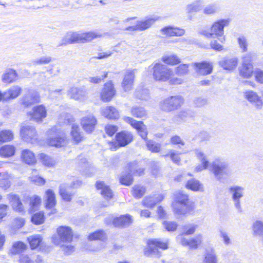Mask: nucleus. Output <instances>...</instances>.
Instances as JSON below:
<instances>
[{
  "label": "nucleus",
  "instance_id": "nucleus-59",
  "mask_svg": "<svg viewBox=\"0 0 263 263\" xmlns=\"http://www.w3.org/2000/svg\"><path fill=\"white\" fill-rule=\"evenodd\" d=\"M254 78L255 81L259 83L263 84V70L260 69L256 70L254 72Z\"/></svg>",
  "mask_w": 263,
  "mask_h": 263
},
{
  "label": "nucleus",
  "instance_id": "nucleus-32",
  "mask_svg": "<svg viewBox=\"0 0 263 263\" xmlns=\"http://www.w3.org/2000/svg\"><path fill=\"white\" fill-rule=\"evenodd\" d=\"M16 147L13 144H5L0 147V156L4 158H9L15 155Z\"/></svg>",
  "mask_w": 263,
  "mask_h": 263
},
{
  "label": "nucleus",
  "instance_id": "nucleus-6",
  "mask_svg": "<svg viewBox=\"0 0 263 263\" xmlns=\"http://www.w3.org/2000/svg\"><path fill=\"white\" fill-rule=\"evenodd\" d=\"M134 140V135L132 132L122 130L115 135L114 139L108 142L109 149L116 151L121 147H125Z\"/></svg>",
  "mask_w": 263,
  "mask_h": 263
},
{
  "label": "nucleus",
  "instance_id": "nucleus-3",
  "mask_svg": "<svg viewBox=\"0 0 263 263\" xmlns=\"http://www.w3.org/2000/svg\"><path fill=\"white\" fill-rule=\"evenodd\" d=\"M123 120L135 129L142 139L146 141V145L150 151L153 153H158L160 152V144L152 140H147L148 132L146 126L144 124L143 122L135 120L129 117H125Z\"/></svg>",
  "mask_w": 263,
  "mask_h": 263
},
{
  "label": "nucleus",
  "instance_id": "nucleus-31",
  "mask_svg": "<svg viewBox=\"0 0 263 263\" xmlns=\"http://www.w3.org/2000/svg\"><path fill=\"white\" fill-rule=\"evenodd\" d=\"M102 115L110 120H117L120 117L118 110L112 106L106 107L102 112Z\"/></svg>",
  "mask_w": 263,
  "mask_h": 263
},
{
  "label": "nucleus",
  "instance_id": "nucleus-43",
  "mask_svg": "<svg viewBox=\"0 0 263 263\" xmlns=\"http://www.w3.org/2000/svg\"><path fill=\"white\" fill-rule=\"evenodd\" d=\"M26 248L27 246L24 242L18 241L13 243L9 252L12 255H16L22 253Z\"/></svg>",
  "mask_w": 263,
  "mask_h": 263
},
{
  "label": "nucleus",
  "instance_id": "nucleus-7",
  "mask_svg": "<svg viewBox=\"0 0 263 263\" xmlns=\"http://www.w3.org/2000/svg\"><path fill=\"white\" fill-rule=\"evenodd\" d=\"M51 136L46 141V144L50 147L55 148L66 147L69 143V139L66 134L54 127L50 129Z\"/></svg>",
  "mask_w": 263,
  "mask_h": 263
},
{
  "label": "nucleus",
  "instance_id": "nucleus-34",
  "mask_svg": "<svg viewBox=\"0 0 263 263\" xmlns=\"http://www.w3.org/2000/svg\"><path fill=\"white\" fill-rule=\"evenodd\" d=\"M44 199L46 209H52L55 205V195L52 190L48 189L46 191Z\"/></svg>",
  "mask_w": 263,
  "mask_h": 263
},
{
  "label": "nucleus",
  "instance_id": "nucleus-28",
  "mask_svg": "<svg viewBox=\"0 0 263 263\" xmlns=\"http://www.w3.org/2000/svg\"><path fill=\"white\" fill-rule=\"evenodd\" d=\"M155 20L153 18H148L145 20L138 22L135 26H129L126 28V30L130 31H143L150 28Z\"/></svg>",
  "mask_w": 263,
  "mask_h": 263
},
{
  "label": "nucleus",
  "instance_id": "nucleus-8",
  "mask_svg": "<svg viewBox=\"0 0 263 263\" xmlns=\"http://www.w3.org/2000/svg\"><path fill=\"white\" fill-rule=\"evenodd\" d=\"M147 246L144 249V255L147 257H159L161 256V253L158 250V248L162 249H166L167 248V243L160 241L157 239H149L147 242Z\"/></svg>",
  "mask_w": 263,
  "mask_h": 263
},
{
  "label": "nucleus",
  "instance_id": "nucleus-60",
  "mask_svg": "<svg viewBox=\"0 0 263 263\" xmlns=\"http://www.w3.org/2000/svg\"><path fill=\"white\" fill-rule=\"evenodd\" d=\"M222 44L220 43L218 39L217 40L212 41L210 43V46L212 49L216 50V51H221L223 49V46L221 45Z\"/></svg>",
  "mask_w": 263,
  "mask_h": 263
},
{
  "label": "nucleus",
  "instance_id": "nucleus-63",
  "mask_svg": "<svg viewBox=\"0 0 263 263\" xmlns=\"http://www.w3.org/2000/svg\"><path fill=\"white\" fill-rule=\"evenodd\" d=\"M238 42L240 48L242 49V52H245L247 51V42L246 39L243 37H239L238 39Z\"/></svg>",
  "mask_w": 263,
  "mask_h": 263
},
{
  "label": "nucleus",
  "instance_id": "nucleus-55",
  "mask_svg": "<svg viewBox=\"0 0 263 263\" xmlns=\"http://www.w3.org/2000/svg\"><path fill=\"white\" fill-rule=\"evenodd\" d=\"M170 144L173 145H177L178 146H183L185 143L183 139L178 135H175L172 136L170 140Z\"/></svg>",
  "mask_w": 263,
  "mask_h": 263
},
{
  "label": "nucleus",
  "instance_id": "nucleus-33",
  "mask_svg": "<svg viewBox=\"0 0 263 263\" xmlns=\"http://www.w3.org/2000/svg\"><path fill=\"white\" fill-rule=\"evenodd\" d=\"M245 98L249 102L254 103L258 108H260L263 105L260 97H258L257 93L253 91L249 90L245 92Z\"/></svg>",
  "mask_w": 263,
  "mask_h": 263
},
{
  "label": "nucleus",
  "instance_id": "nucleus-53",
  "mask_svg": "<svg viewBox=\"0 0 263 263\" xmlns=\"http://www.w3.org/2000/svg\"><path fill=\"white\" fill-rule=\"evenodd\" d=\"M190 65L188 64H182L175 68V73L178 76H184L189 73Z\"/></svg>",
  "mask_w": 263,
  "mask_h": 263
},
{
  "label": "nucleus",
  "instance_id": "nucleus-40",
  "mask_svg": "<svg viewBox=\"0 0 263 263\" xmlns=\"http://www.w3.org/2000/svg\"><path fill=\"white\" fill-rule=\"evenodd\" d=\"M252 234L256 237H263V221L256 220L252 226Z\"/></svg>",
  "mask_w": 263,
  "mask_h": 263
},
{
  "label": "nucleus",
  "instance_id": "nucleus-25",
  "mask_svg": "<svg viewBox=\"0 0 263 263\" xmlns=\"http://www.w3.org/2000/svg\"><path fill=\"white\" fill-rule=\"evenodd\" d=\"M162 34L166 37H179L185 33V30L179 27L174 26H165L161 29Z\"/></svg>",
  "mask_w": 263,
  "mask_h": 263
},
{
  "label": "nucleus",
  "instance_id": "nucleus-61",
  "mask_svg": "<svg viewBox=\"0 0 263 263\" xmlns=\"http://www.w3.org/2000/svg\"><path fill=\"white\" fill-rule=\"evenodd\" d=\"M220 236L222 238L223 242L225 245H229L231 243V239L227 232L223 230H220Z\"/></svg>",
  "mask_w": 263,
  "mask_h": 263
},
{
  "label": "nucleus",
  "instance_id": "nucleus-30",
  "mask_svg": "<svg viewBox=\"0 0 263 263\" xmlns=\"http://www.w3.org/2000/svg\"><path fill=\"white\" fill-rule=\"evenodd\" d=\"M218 257L215 250L213 248H208L205 250L203 254V263H218Z\"/></svg>",
  "mask_w": 263,
  "mask_h": 263
},
{
  "label": "nucleus",
  "instance_id": "nucleus-9",
  "mask_svg": "<svg viewBox=\"0 0 263 263\" xmlns=\"http://www.w3.org/2000/svg\"><path fill=\"white\" fill-rule=\"evenodd\" d=\"M184 103V99L181 96H171L162 100L160 103L161 110L171 112L179 108Z\"/></svg>",
  "mask_w": 263,
  "mask_h": 263
},
{
  "label": "nucleus",
  "instance_id": "nucleus-48",
  "mask_svg": "<svg viewBox=\"0 0 263 263\" xmlns=\"http://www.w3.org/2000/svg\"><path fill=\"white\" fill-rule=\"evenodd\" d=\"M28 241L32 249H36L41 243L42 238L40 235H35L28 238Z\"/></svg>",
  "mask_w": 263,
  "mask_h": 263
},
{
  "label": "nucleus",
  "instance_id": "nucleus-13",
  "mask_svg": "<svg viewBox=\"0 0 263 263\" xmlns=\"http://www.w3.org/2000/svg\"><path fill=\"white\" fill-rule=\"evenodd\" d=\"M27 115L30 120L36 123H41L47 117V109L44 104L36 105L32 108L31 111L27 113Z\"/></svg>",
  "mask_w": 263,
  "mask_h": 263
},
{
  "label": "nucleus",
  "instance_id": "nucleus-58",
  "mask_svg": "<svg viewBox=\"0 0 263 263\" xmlns=\"http://www.w3.org/2000/svg\"><path fill=\"white\" fill-rule=\"evenodd\" d=\"M197 227V225L194 224L186 226L184 227V232L181 235H183V236H184V235H192L195 232Z\"/></svg>",
  "mask_w": 263,
  "mask_h": 263
},
{
  "label": "nucleus",
  "instance_id": "nucleus-50",
  "mask_svg": "<svg viewBox=\"0 0 263 263\" xmlns=\"http://www.w3.org/2000/svg\"><path fill=\"white\" fill-rule=\"evenodd\" d=\"M133 179L129 173H122L120 178V182L124 185L129 186L132 184Z\"/></svg>",
  "mask_w": 263,
  "mask_h": 263
},
{
  "label": "nucleus",
  "instance_id": "nucleus-4",
  "mask_svg": "<svg viewBox=\"0 0 263 263\" xmlns=\"http://www.w3.org/2000/svg\"><path fill=\"white\" fill-rule=\"evenodd\" d=\"M230 24L229 19H220L215 21L208 29L203 30L200 34L208 39L217 38L223 43L225 41L224 28Z\"/></svg>",
  "mask_w": 263,
  "mask_h": 263
},
{
  "label": "nucleus",
  "instance_id": "nucleus-16",
  "mask_svg": "<svg viewBox=\"0 0 263 263\" xmlns=\"http://www.w3.org/2000/svg\"><path fill=\"white\" fill-rule=\"evenodd\" d=\"M174 215L177 218L181 216H186L191 213L195 209L194 203H187L178 205L177 204H172Z\"/></svg>",
  "mask_w": 263,
  "mask_h": 263
},
{
  "label": "nucleus",
  "instance_id": "nucleus-36",
  "mask_svg": "<svg viewBox=\"0 0 263 263\" xmlns=\"http://www.w3.org/2000/svg\"><path fill=\"white\" fill-rule=\"evenodd\" d=\"M132 217L128 214H126L115 218L113 223L116 227H125L132 223Z\"/></svg>",
  "mask_w": 263,
  "mask_h": 263
},
{
  "label": "nucleus",
  "instance_id": "nucleus-37",
  "mask_svg": "<svg viewBox=\"0 0 263 263\" xmlns=\"http://www.w3.org/2000/svg\"><path fill=\"white\" fill-rule=\"evenodd\" d=\"M18 78V74L15 70L8 69L6 70L2 77V81L5 83L10 84L15 82Z\"/></svg>",
  "mask_w": 263,
  "mask_h": 263
},
{
  "label": "nucleus",
  "instance_id": "nucleus-52",
  "mask_svg": "<svg viewBox=\"0 0 263 263\" xmlns=\"http://www.w3.org/2000/svg\"><path fill=\"white\" fill-rule=\"evenodd\" d=\"M88 238L90 240H100L104 241L106 239V236L103 231H98L90 234Z\"/></svg>",
  "mask_w": 263,
  "mask_h": 263
},
{
  "label": "nucleus",
  "instance_id": "nucleus-2",
  "mask_svg": "<svg viewBox=\"0 0 263 263\" xmlns=\"http://www.w3.org/2000/svg\"><path fill=\"white\" fill-rule=\"evenodd\" d=\"M57 235L52 237V242L57 246H60L63 250L69 254L73 251V246L66 245L71 242L73 238V231L68 226H60L57 229Z\"/></svg>",
  "mask_w": 263,
  "mask_h": 263
},
{
  "label": "nucleus",
  "instance_id": "nucleus-1",
  "mask_svg": "<svg viewBox=\"0 0 263 263\" xmlns=\"http://www.w3.org/2000/svg\"><path fill=\"white\" fill-rule=\"evenodd\" d=\"M148 69L156 82H167L171 85L181 84V80L174 77L172 69L161 63L153 64L149 66Z\"/></svg>",
  "mask_w": 263,
  "mask_h": 263
},
{
  "label": "nucleus",
  "instance_id": "nucleus-15",
  "mask_svg": "<svg viewBox=\"0 0 263 263\" xmlns=\"http://www.w3.org/2000/svg\"><path fill=\"white\" fill-rule=\"evenodd\" d=\"M202 235L199 234L194 238H187L183 235L177 237V240L179 243L183 246H187L190 249H196L202 242Z\"/></svg>",
  "mask_w": 263,
  "mask_h": 263
},
{
  "label": "nucleus",
  "instance_id": "nucleus-41",
  "mask_svg": "<svg viewBox=\"0 0 263 263\" xmlns=\"http://www.w3.org/2000/svg\"><path fill=\"white\" fill-rule=\"evenodd\" d=\"M14 137V133L11 130H2L0 131V144L11 142Z\"/></svg>",
  "mask_w": 263,
  "mask_h": 263
},
{
  "label": "nucleus",
  "instance_id": "nucleus-12",
  "mask_svg": "<svg viewBox=\"0 0 263 263\" xmlns=\"http://www.w3.org/2000/svg\"><path fill=\"white\" fill-rule=\"evenodd\" d=\"M117 91L115 84L112 81L105 83L100 93V98L103 102L111 101L116 96Z\"/></svg>",
  "mask_w": 263,
  "mask_h": 263
},
{
  "label": "nucleus",
  "instance_id": "nucleus-19",
  "mask_svg": "<svg viewBox=\"0 0 263 263\" xmlns=\"http://www.w3.org/2000/svg\"><path fill=\"white\" fill-rule=\"evenodd\" d=\"M22 92V88L18 86H13L5 92L0 91V102L14 99L18 97Z\"/></svg>",
  "mask_w": 263,
  "mask_h": 263
},
{
  "label": "nucleus",
  "instance_id": "nucleus-20",
  "mask_svg": "<svg viewBox=\"0 0 263 263\" xmlns=\"http://www.w3.org/2000/svg\"><path fill=\"white\" fill-rule=\"evenodd\" d=\"M195 71L201 76H207L210 74L213 69V64L209 62L201 61L195 62L193 64Z\"/></svg>",
  "mask_w": 263,
  "mask_h": 263
},
{
  "label": "nucleus",
  "instance_id": "nucleus-35",
  "mask_svg": "<svg viewBox=\"0 0 263 263\" xmlns=\"http://www.w3.org/2000/svg\"><path fill=\"white\" fill-rule=\"evenodd\" d=\"M8 198L14 210L19 212L24 211V206L17 195L11 194L8 195Z\"/></svg>",
  "mask_w": 263,
  "mask_h": 263
},
{
  "label": "nucleus",
  "instance_id": "nucleus-18",
  "mask_svg": "<svg viewBox=\"0 0 263 263\" xmlns=\"http://www.w3.org/2000/svg\"><path fill=\"white\" fill-rule=\"evenodd\" d=\"M195 169L197 172L206 169L209 170L212 172L215 177L218 180L221 179L226 174L224 165H198Z\"/></svg>",
  "mask_w": 263,
  "mask_h": 263
},
{
  "label": "nucleus",
  "instance_id": "nucleus-29",
  "mask_svg": "<svg viewBox=\"0 0 263 263\" xmlns=\"http://www.w3.org/2000/svg\"><path fill=\"white\" fill-rule=\"evenodd\" d=\"M164 198V196L162 194L146 197L142 200V204L145 207L153 208L157 203L162 201Z\"/></svg>",
  "mask_w": 263,
  "mask_h": 263
},
{
  "label": "nucleus",
  "instance_id": "nucleus-27",
  "mask_svg": "<svg viewBox=\"0 0 263 263\" xmlns=\"http://www.w3.org/2000/svg\"><path fill=\"white\" fill-rule=\"evenodd\" d=\"M96 186L106 200L109 201L113 198L114 195L111 190L103 181H98L96 183Z\"/></svg>",
  "mask_w": 263,
  "mask_h": 263
},
{
  "label": "nucleus",
  "instance_id": "nucleus-57",
  "mask_svg": "<svg viewBox=\"0 0 263 263\" xmlns=\"http://www.w3.org/2000/svg\"><path fill=\"white\" fill-rule=\"evenodd\" d=\"M162 224L164 228L169 232L175 231L178 227L177 223L175 221H164Z\"/></svg>",
  "mask_w": 263,
  "mask_h": 263
},
{
  "label": "nucleus",
  "instance_id": "nucleus-11",
  "mask_svg": "<svg viewBox=\"0 0 263 263\" xmlns=\"http://www.w3.org/2000/svg\"><path fill=\"white\" fill-rule=\"evenodd\" d=\"M20 135L22 140L27 143L33 144L36 142L39 139L37 132L35 128L29 125L22 126Z\"/></svg>",
  "mask_w": 263,
  "mask_h": 263
},
{
  "label": "nucleus",
  "instance_id": "nucleus-5",
  "mask_svg": "<svg viewBox=\"0 0 263 263\" xmlns=\"http://www.w3.org/2000/svg\"><path fill=\"white\" fill-rule=\"evenodd\" d=\"M102 36L101 33L94 31L84 32L80 33L73 32L67 34L64 43L65 44L86 43L90 42L96 39L101 38Z\"/></svg>",
  "mask_w": 263,
  "mask_h": 263
},
{
  "label": "nucleus",
  "instance_id": "nucleus-42",
  "mask_svg": "<svg viewBox=\"0 0 263 263\" xmlns=\"http://www.w3.org/2000/svg\"><path fill=\"white\" fill-rule=\"evenodd\" d=\"M161 61L167 65L175 66L180 63V59L176 54L163 56Z\"/></svg>",
  "mask_w": 263,
  "mask_h": 263
},
{
  "label": "nucleus",
  "instance_id": "nucleus-17",
  "mask_svg": "<svg viewBox=\"0 0 263 263\" xmlns=\"http://www.w3.org/2000/svg\"><path fill=\"white\" fill-rule=\"evenodd\" d=\"M229 190L235 208L241 211L240 200L243 196L244 188L240 186L233 185L230 187Z\"/></svg>",
  "mask_w": 263,
  "mask_h": 263
},
{
  "label": "nucleus",
  "instance_id": "nucleus-45",
  "mask_svg": "<svg viewBox=\"0 0 263 263\" xmlns=\"http://www.w3.org/2000/svg\"><path fill=\"white\" fill-rule=\"evenodd\" d=\"M175 196V200L172 204H177L178 205H179L191 203L189 201V197L186 194L179 192L176 193Z\"/></svg>",
  "mask_w": 263,
  "mask_h": 263
},
{
  "label": "nucleus",
  "instance_id": "nucleus-62",
  "mask_svg": "<svg viewBox=\"0 0 263 263\" xmlns=\"http://www.w3.org/2000/svg\"><path fill=\"white\" fill-rule=\"evenodd\" d=\"M39 159L43 164H49L51 162V158L45 153H40L39 155Z\"/></svg>",
  "mask_w": 263,
  "mask_h": 263
},
{
  "label": "nucleus",
  "instance_id": "nucleus-14",
  "mask_svg": "<svg viewBox=\"0 0 263 263\" xmlns=\"http://www.w3.org/2000/svg\"><path fill=\"white\" fill-rule=\"evenodd\" d=\"M98 121L96 117L92 114L83 117L80 121V125L87 134H91L95 130Z\"/></svg>",
  "mask_w": 263,
  "mask_h": 263
},
{
  "label": "nucleus",
  "instance_id": "nucleus-38",
  "mask_svg": "<svg viewBox=\"0 0 263 263\" xmlns=\"http://www.w3.org/2000/svg\"><path fill=\"white\" fill-rule=\"evenodd\" d=\"M238 64L237 58H226L220 62V65L223 69L230 71L235 69Z\"/></svg>",
  "mask_w": 263,
  "mask_h": 263
},
{
  "label": "nucleus",
  "instance_id": "nucleus-39",
  "mask_svg": "<svg viewBox=\"0 0 263 263\" xmlns=\"http://www.w3.org/2000/svg\"><path fill=\"white\" fill-rule=\"evenodd\" d=\"M185 186L187 189L194 192H202L204 191L203 185L199 181L195 179H192L187 181Z\"/></svg>",
  "mask_w": 263,
  "mask_h": 263
},
{
  "label": "nucleus",
  "instance_id": "nucleus-56",
  "mask_svg": "<svg viewBox=\"0 0 263 263\" xmlns=\"http://www.w3.org/2000/svg\"><path fill=\"white\" fill-rule=\"evenodd\" d=\"M33 223L35 224H40L44 221V215L43 213L40 212L33 215L31 218Z\"/></svg>",
  "mask_w": 263,
  "mask_h": 263
},
{
  "label": "nucleus",
  "instance_id": "nucleus-51",
  "mask_svg": "<svg viewBox=\"0 0 263 263\" xmlns=\"http://www.w3.org/2000/svg\"><path fill=\"white\" fill-rule=\"evenodd\" d=\"M105 134L109 137H112L117 133L119 127L117 125L108 124L104 127Z\"/></svg>",
  "mask_w": 263,
  "mask_h": 263
},
{
  "label": "nucleus",
  "instance_id": "nucleus-26",
  "mask_svg": "<svg viewBox=\"0 0 263 263\" xmlns=\"http://www.w3.org/2000/svg\"><path fill=\"white\" fill-rule=\"evenodd\" d=\"M70 135L72 142L74 145H78L85 139L78 125H73L72 126Z\"/></svg>",
  "mask_w": 263,
  "mask_h": 263
},
{
  "label": "nucleus",
  "instance_id": "nucleus-44",
  "mask_svg": "<svg viewBox=\"0 0 263 263\" xmlns=\"http://www.w3.org/2000/svg\"><path fill=\"white\" fill-rule=\"evenodd\" d=\"M68 94L71 98L78 100L84 97L85 91L80 88L72 87L69 90Z\"/></svg>",
  "mask_w": 263,
  "mask_h": 263
},
{
  "label": "nucleus",
  "instance_id": "nucleus-23",
  "mask_svg": "<svg viewBox=\"0 0 263 263\" xmlns=\"http://www.w3.org/2000/svg\"><path fill=\"white\" fill-rule=\"evenodd\" d=\"M135 73L134 70H128L124 74L121 86L125 92H129L134 88Z\"/></svg>",
  "mask_w": 263,
  "mask_h": 263
},
{
  "label": "nucleus",
  "instance_id": "nucleus-64",
  "mask_svg": "<svg viewBox=\"0 0 263 263\" xmlns=\"http://www.w3.org/2000/svg\"><path fill=\"white\" fill-rule=\"evenodd\" d=\"M31 181L38 185H42L45 184V180L40 176H32L31 178Z\"/></svg>",
  "mask_w": 263,
  "mask_h": 263
},
{
  "label": "nucleus",
  "instance_id": "nucleus-10",
  "mask_svg": "<svg viewBox=\"0 0 263 263\" xmlns=\"http://www.w3.org/2000/svg\"><path fill=\"white\" fill-rule=\"evenodd\" d=\"M253 56L248 54L242 57L241 66L239 69V75L243 78L249 79L254 75Z\"/></svg>",
  "mask_w": 263,
  "mask_h": 263
},
{
  "label": "nucleus",
  "instance_id": "nucleus-22",
  "mask_svg": "<svg viewBox=\"0 0 263 263\" xmlns=\"http://www.w3.org/2000/svg\"><path fill=\"white\" fill-rule=\"evenodd\" d=\"M82 184V182L79 180L73 181L71 186L65 184H61L60 186V194L62 199L66 201H70L73 195V193H70L69 190L70 187H77Z\"/></svg>",
  "mask_w": 263,
  "mask_h": 263
},
{
  "label": "nucleus",
  "instance_id": "nucleus-21",
  "mask_svg": "<svg viewBox=\"0 0 263 263\" xmlns=\"http://www.w3.org/2000/svg\"><path fill=\"white\" fill-rule=\"evenodd\" d=\"M20 160L24 164H35L37 162L35 154L28 148L23 149L21 151Z\"/></svg>",
  "mask_w": 263,
  "mask_h": 263
},
{
  "label": "nucleus",
  "instance_id": "nucleus-47",
  "mask_svg": "<svg viewBox=\"0 0 263 263\" xmlns=\"http://www.w3.org/2000/svg\"><path fill=\"white\" fill-rule=\"evenodd\" d=\"M130 112L132 115L136 118H142L146 116V111L144 108L139 106L132 107Z\"/></svg>",
  "mask_w": 263,
  "mask_h": 263
},
{
  "label": "nucleus",
  "instance_id": "nucleus-46",
  "mask_svg": "<svg viewBox=\"0 0 263 263\" xmlns=\"http://www.w3.org/2000/svg\"><path fill=\"white\" fill-rule=\"evenodd\" d=\"M41 203V198L37 195L32 196L30 199L29 211L33 212L38 209Z\"/></svg>",
  "mask_w": 263,
  "mask_h": 263
},
{
  "label": "nucleus",
  "instance_id": "nucleus-24",
  "mask_svg": "<svg viewBox=\"0 0 263 263\" xmlns=\"http://www.w3.org/2000/svg\"><path fill=\"white\" fill-rule=\"evenodd\" d=\"M40 96L37 93H32L24 95L21 99V105L24 108H28L34 104L40 102Z\"/></svg>",
  "mask_w": 263,
  "mask_h": 263
},
{
  "label": "nucleus",
  "instance_id": "nucleus-54",
  "mask_svg": "<svg viewBox=\"0 0 263 263\" xmlns=\"http://www.w3.org/2000/svg\"><path fill=\"white\" fill-rule=\"evenodd\" d=\"M180 154L175 152L174 151H171L170 152L164 155L165 158L169 157L172 161L174 163H178L180 162Z\"/></svg>",
  "mask_w": 263,
  "mask_h": 263
},
{
  "label": "nucleus",
  "instance_id": "nucleus-49",
  "mask_svg": "<svg viewBox=\"0 0 263 263\" xmlns=\"http://www.w3.org/2000/svg\"><path fill=\"white\" fill-rule=\"evenodd\" d=\"M132 195L136 198H141L145 193V188L140 185H135L132 190Z\"/></svg>",
  "mask_w": 263,
  "mask_h": 263
}]
</instances>
